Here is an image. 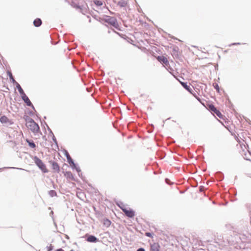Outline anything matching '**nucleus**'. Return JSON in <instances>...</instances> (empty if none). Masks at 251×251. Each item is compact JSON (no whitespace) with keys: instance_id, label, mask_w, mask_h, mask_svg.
Returning a JSON list of instances; mask_svg holds the SVG:
<instances>
[{"instance_id":"obj_23","label":"nucleus","mask_w":251,"mask_h":251,"mask_svg":"<svg viewBox=\"0 0 251 251\" xmlns=\"http://www.w3.org/2000/svg\"><path fill=\"white\" fill-rule=\"evenodd\" d=\"M145 235L148 236V237H152V234L150 233V232H146L145 233Z\"/></svg>"},{"instance_id":"obj_6","label":"nucleus","mask_w":251,"mask_h":251,"mask_svg":"<svg viewBox=\"0 0 251 251\" xmlns=\"http://www.w3.org/2000/svg\"><path fill=\"white\" fill-rule=\"evenodd\" d=\"M64 176L66 177L68 181H72L75 180V177L73 174L70 171L65 172Z\"/></svg>"},{"instance_id":"obj_18","label":"nucleus","mask_w":251,"mask_h":251,"mask_svg":"<svg viewBox=\"0 0 251 251\" xmlns=\"http://www.w3.org/2000/svg\"><path fill=\"white\" fill-rule=\"evenodd\" d=\"M94 3L96 5L98 6H101L102 5V2L100 0H96L94 1Z\"/></svg>"},{"instance_id":"obj_14","label":"nucleus","mask_w":251,"mask_h":251,"mask_svg":"<svg viewBox=\"0 0 251 251\" xmlns=\"http://www.w3.org/2000/svg\"><path fill=\"white\" fill-rule=\"evenodd\" d=\"M111 223V221L108 219H104L103 220V225H104L107 227H109L110 226Z\"/></svg>"},{"instance_id":"obj_11","label":"nucleus","mask_w":251,"mask_h":251,"mask_svg":"<svg viewBox=\"0 0 251 251\" xmlns=\"http://www.w3.org/2000/svg\"><path fill=\"white\" fill-rule=\"evenodd\" d=\"M180 82L181 84L182 85V86L185 89H186L188 91H189L191 93H192V88H191L190 87V86L188 85L186 83H185V82H181V81H180Z\"/></svg>"},{"instance_id":"obj_27","label":"nucleus","mask_w":251,"mask_h":251,"mask_svg":"<svg viewBox=\"0 0 251 251\" xmlns=\"http://www.w3.org/2000/svg\"><path fill=\"white\" fill-rule=\"evenodd\" d=\"M198 100H199V101H200V99L199 98H197Z\"/></svg>"},{"instance_id":"obj_17","label":"nucleus","mask_w":251,"mask_h":251,"mask_svg":"<svg viewBox=\"0 0 251 251\" xmlns=\"http://www.w3.org/2000/svg\"><path fill=\"white\" fill-rule=\"evenodd\" d=\"M214 87L215 88L216 91L219 93L220 92V88L218 86V84L217 83H214L213 84Z\"/></svg>"},{"instance_id":"obj_10","label":"nucleus","mask_w":251,"mask_h":251,"mask_svg":"<svg viewBox=\"0 0 251 251\" xmlns=\"http://www.w3.org/2000/svg\"><path fill=\"white\" fill-rule=\"evenodd\" d=\"M0 122L2 124H6L10 123V121L5 116H2L0 118Z\"/></svg>"},{"instance_id":"obj_4","label":"nucleus","mask_w":251,"mask_h":251,"mask_svg":"<svg viewBox=\"0 0 251 251\" xmlns=\"http://www.w3.org/2000/svg\"><path fill=\"white\" fill-rule=\"evenodd\" d=\"M120 208L125 213V215L128 217L133 218L134 216V211L130 208H126L124 205L120 206Z\"/></svg>"},{"instance_id":"obj_13","label":"nucleus","mask_w":251,"mask_h":251,"mask_svg":"<svg viewBox=\"0 0 251 251\" xmlns=\"http://www.w3.org/2000/svg\"><path fill=\"white\" fill-rule=\"evenodd\" d=\"M33 24L35 26L38 27L42 24V21L40 19L37 18L34 21Z\"/></svg>"},{"instance_id":"obj_20","label":"nucleus","mask_w":251,"mask_h":251,"mask_svg":"<svg viewBox=\"0 0 251 251\" xmlns=\"http://www.w3.org/2000/svg\"><path fill=\"white\" fill-rule=\"evenodd\" d=\"M8 75H9V77H10V79H11V80H12V81L13 82H16V81H15V79H14V78H13V75H12L11 73V72H8Z\"/></svg>"},{"instance_id":"obj_12","label":"nucleus","mask_w":251,"mask_h":251,"mask_svg":"<svg viewBox=\"0 0 251 251\" xmlns=\"http://www.w3.org/2000/svg\"><path fill=\"white\" fill-rule=\"evenodd\" d=\"M87 241L89 242L96 243L98 241V239L93 235H90L87 238Z\"/></svg>"},{"instance_id":"obj_5","label":"nucleus","mask_w":251,"mask_h":251,"mask_svg":"<svg viewBox=\"0 0 251 251\" xmlns=\"http://www.w3.org/2000/svg\"><path fill=\"white\" fill-rule=\"evenodd\" d=\"M50 164L51 165V168L53 173H58L60 172V167L58 163L56 162L50 161Z\"/></svg>"},{"instance_id":"obj_25","label":"nucleus","mask_w":251,"mask_h":251,"mask_svg":"<svg viewBox=\"0 0 251 251\" xmlns=\"http://www.w3.org/2000/svg\"><path fill=\"white\" fill-rule=\"evenodd\" d=\"M137 251H145V250L143 248H139Z\"/></svg>"},{"instance_id":"obj_21","label":"nucleus","mask_w":251,"mask_h":251,"mask_svg":"<svg viewBox=\"0 0 251 251\" xmlns=\"http://www.w3.org/2000/svg\"><path fill=\"white\" fill-rule=\"evenodd\" d=\"M50 194L51 197H53L54 196L56 195V192L53 190H51L50 191Z\"/></svg>"},{"instance_id":"obj_7","label":"nucleus","mask_w":251,"mask_h":251,"mask_svg":"<svg viewBox=\"0 0 251 251\" xmlns=\"http://www.w3.org/2000/svg\"><path fill=\"white\" fill-rule=\"evenodd\" d=\"M156 58L159 62L167 66L169 64L168 59L164 56H158Z\"/></svg>"},{"instance_id":"obj_16","label":"nucleus","mask_w":251,"mask_h":251,"mask_svg":"<svg viewBox=\"0 0 251 251\" xmlns=\"http://www.w3.org/2000/svg\"><path fill=\"white\" fill-rule=\"evenodd\" d=\"M126 4H127V3L124 0H121L118 2V5L119 6H120L121 7L126 6Z\"/></svg>"},{"instance_id":"obj_26","label":"nucleus","mask_w":251,"mask_h":251,"mask_svg":"<svg viewBox=\"0 0 251 251\" xmlns=\"http://www.w3.org/2000/svg\"><path fill=\"white\" fill-rule=\"evenodd\" d=\"M111 24L113 25H115L116 24V22L115 21H112V22H111Z\"/></svg>"},{"instance_id":"obj_19","label":"nucleus","mask_w":251,"mask_h":251,"mask_svg":"<svg viewBox=\"0 0 251 251\" xmlns=\"http://www.w3.org/2000/svg\"><path fill=\"white\" fill-rule=\"evenodd\" d=\"M66 156H67V160H68V161L69 163H70L71 162L73 163V161L71 156H70V155L68 153H67V154L66 155Z\"/></svg>"},{"instance_id":"obj_9","label":"nucleus","mask_w":251,"mask_h":251,"mask_svg":"<svg viewBox=\"0 0 251 251\" xmlns=\"http://www.w3.org/2000/svg\"><path fill=\"white\" fill-rule=\"evenodd\" d=\"M21 97L27 106H31L32 105V103L31 102L27 96L25 95V94L22 95Z\"/></svg>"},{"instance_id":"obj_22","label":"nucleus","mask_w":251,"mask_h":251,"mask_svg":"<svg viewBox=\"0 0 251 251\" xmlns=\"http://www.w3.org/2000/svg\"><path fill=\"white\" fill-rule=\"evenodd\" d=\"M29 145L31 148L35 147V144L33 142H29Z\"/></svg>"},{"instance_id":"obj_1","label":"nucleus","mask_w":251,"mask_h":251,"mask_svg":"<svg viewBox=\"0 0 251 251\" xmlns=\"http://www.w3.org/2000/svg\"><path fill=\"white\" fill-rule=\"evenodd\" d=\"M205 107H206L214 116H217L218 118L224 119V115L212 104L207 103L206 106L205 105Z\"/></svg>"},{"instance_id":"obj_8","label":"nucleus","mask_w":251,"mask_h":251,"mask_svg":"<svg viewBox=\"0 0 251 251\" xmlns=\"http://www.w3.org/2000/svg\"><path fill=\"white\" fill-rule=\"evenodd\" d=\"M160 245L157 243H153L151 245V251H159Z\"/></svg>"},{"instance_id":"obj_15","label":"nucleus","mask_w":251,"mask_h":251,"mask_svg":"<svg viewBox=\"0 0 251 251\" xmlns=\"http://www.w3.org/2000/svg\"><path fill=\"white\" fill-rule=\"evenodd\" d=\"M16 84H17L16 87L18 88L20 95L22 96V95L25 94V93L24 90H23V89L22 88V87H21V86L20 85V84L19 83H18L17 82H16Z\"/></svg>"},{"instance_id":"obj_3","label":"nucleus","mask_w":251,"mask_h":251,"mask_svg":"<svg viewBox=\"0 0 251 251\" xmlns=\"http://www.w3.org/2000/svg\"><path fill=\"white\" fill-rule=\"evenodd\" d=\"M34 160L36 165L42 170V171L45 173L48 172V170L46 167V165L39 158L35 156Z\"/></svg>"},{"instance_id":"obj_24","label":"nucleus","mask_w":251,"mask_h":251,"mask_svg":"<svg viewBox=\"0 0 251 251\" xmlns=\"http://www.w3.org/2000/svg\"><path fill=\"white\" fill-rule=\"evenodd\" d=\"M203 191H204V187L203 186H201L200 188V191L202 192Z\"/></svg>"},{"instance_id":"obj_2","label":"nucleus","mask_w":251,"mask_h":251,"mask_svg":"<svg viewBox=\"0 0 251 251\" xmlns=\"http://www.w3.org/2000/svg\"><path fill=\"white\" fill-rule=\"evenodd\" d=\"M26 126L34 133H37L40 130L39 126L33 120H29L26 123Z\"/></svg>"}]
</instances>
